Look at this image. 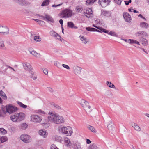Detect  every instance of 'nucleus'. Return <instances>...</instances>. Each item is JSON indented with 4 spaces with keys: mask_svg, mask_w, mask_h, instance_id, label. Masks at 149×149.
I'll list each match as a JSON object with an SVG mask.
<instances>
[{
    "mask_svg": "<svg viewBox=\"0 0 149 149\" xmlns=\"http://www.w3.org/2000/svg\"><path fill=\"white\" fill-rule=\"evenodd\" d=\"M83 9L82 8L80 7L79 6H77L75 8V10L76 12L79 13L82 11Z\"/></svg>",
    "mask_w": 149,
    "mask_h": 149,
    "instance_id": "obj_48",
    "label": "nucleus"
},
{
    "mask_svg": "<svg viewBox=\"0 0 149 149\" xmlns=\"http://www.w3.org/2000/svg\"><path fill=\"white\" fill-rule=\"evenodd\" d=\"M45 18L48 21H50L52 23L54 22V21L53 18L49 15H45Z\"/></svg>",
    "mask_w": 149,
    "mask_h": 149,
    "instance_id": "obj_27",
    "label": "nucleus"
},
{
    "mask_svg": "<svg viewBox=\"0 0 149 149\" xmlns=\"http://www.w3.org/2000/svg\"><path fill=\"white\" fill-rule=\"evenodd\" d=\"M0 33L3 35H7L9 34L8 28L5 26L0 25Z\"/></svg>",
    "mask_w": 149,
    "mask_h": 149,
    "instance_id": "obj_9",
    "label": "nucleus"
},
{
    "mask_svg": "<svg viewBox=\"0 0 149 149\" xmlns=\"http://www.w3.org/2000/svg\"><path fill=\"white\" fill-rule=\"evenodd\" d=\"M72 15V11L69 8L64 10L58 14L61 18H66L71 17Z\"/></svg>",
    "mask_w": 149,
    "mask_h": 149,
    "instance_id": "obj_4",
    "label": "nucleus"
},
{
    "mask_svg": "<svg viewBox=\"0 0 149 149\" xmlns=\"http://www.w3.org/2000/svg\"><path fill=\"white\" fill-rule=\"evenodd\" d=\"M58 129L60 132L65 134L68 136H71L73 132L72 128L70 126L61 125L58 127Z\"/></svg>",
    "mask_w": 149,
    "mask_h": 149,
    "instance_id": "obj_3",
    "label": "nucleus"
},
{
    "mask_svg": "<svg viewBox=\"0 0 149 149\" xmlns=\"http://www.w3.org/2000/svg\"><path fill=\"white\" fill-rule=\"evenodd\" d=\"M15 2L19 5H21V4L22 1L23 0H13Z\"/></svg>",
    "mask_w": 149,
    "mask_h": 149,
    "instance_id": "obj_57",
    "label": "nucleus"
},
{
    "mask_svg": "<svg viewBox=\"0 0 149 149\" xmlns=\"http://www.w3.org/2000/svg\"><path fill=\"white\" fill-rule=\"evenodd\" d=\"M79 37L80 38L82 42L83 43L86 44L88 42V41L86 40V38L84 37V36H80Z\"/></svg>",
    "mask_w": 149,
    "mask_h": 149,
    "instance_id": "obj_40",
    "label": "nucleus"
},
{
    "mask_svg": "<svg viewBox=\"0 0 149 149\" xmlns=\"http://www.w3.org/2000/svg\"><path fill=\"white\" fill-rule=\"evenodd\" d=\"M82 70L81 67L77 66H74L73 67L74 73L76 75H79L80 74Z\"/></svg>",
    "mask_w": 149,
    "mask_h": 149,
    "instance_id": "obj_12",
    "label": "nucleus"
},
{
    "mask_svg": "<svg viewBox=\"0 0 149 149\" xmlns=\"http://www.w3.org/2000/svg\"><path fill=\"white\" fill-rule=\"evenodd\" d=\"M6 113V112L5 110L2 109L1 110H0V117H5Z\"/></svg>",
    "mask_w": 149,
    "mask_h": 149,
    "instance_id": "obj_36",
    "label": "nucleus"
},
{
    "mask_svg": "<svg viewBox=\"0 0 149 149\" xmlns=\"http://www.w3.org/2000/svg\"><path fill=\"white\" fill-rule=\"evenodd\" d=\"M136 36L146 37L148 36L146 32L143 31H141L137 32L135 34Z\"/></svg>",
    "mask_w": 149,
    "mask_h": 149,
    "instance_id": "obj_16",
    "label": "nucleus"
},
{
    "mask_svg": "<svg viewBox=\"0 0 149 149\" xmlns=\"http://www.w3.org/2000/svg\"><path fill=\"white\" fill-rule=\"evenodd\" d=\"M54 63L55 65L57 66L58 68H59L61 66V65L60 63L57 61H54Z\"/></svg>",
    "mask_w": 149,
    "mask_h": 149,
    "instance_id": "obj_49",
    "label": "nucleus"
},
{
    "mask_svg": "<svg viewBox=\"0 0 149 149\" xmlns=\"http://www.w3.org/2000/svg\"><path fill=\"white\" fill-rule=\"evenodd\" d=\"M109 122L107 125V127L109 130H112L113 128V124L109 117Z\"/></svg>",
    "mask_w": 149,
    "mask_h": 149,
    "instance_id": "obj_22",
    "label": "nucleus"
},
{
    "mask_svg": "<svg viewBox=\"0 0 149 149\" xmlns=\"http://www.w3.org/2000/svg\"><path fill=\"white\" fill-rule=\"evenodd\" d=\"M0 95L4 100H6L7 98L5 93L2 90H0Z\"/></svg>",
    "mask_w": 149,
    "mask_h": 149,
    "instance_id": "obj_34",
    "label": "nucleus"
},
{
    "mask_svg": "<svg viewBox=\"0 0 149 149\" xmlns=\"http://www.w3.org/2000/svg\"><path fill=\"white\" fill-rule=\"evenodd\" d=\"M43 71L44 74L46 75H47L48 73V70L46 68H44L42 69Z\"/></svg>",
    "mask_w": 149,
    "mask_h": 149,
    "instance_id": "obj_54",
    "label": "nucleus"
},
{
    "mask_svg": "<svg viewBox=\"0 0 149 149\" xmlns=\"http://www.w3.org/2000/svg\"><path fill=\"white\" fill-rule=\"evenodd\" d=\"M139 26L144 29H147L149 27V24L145 22H141L140 23Z\"/></svg>",
    "mask_w": 149,
    "mask_h": 149,
    "instance_id": "obj_20",
    "label": "nucleus"
},
{
    "mask_svg": "<svg viewBox=\"0 0 149 149\" xmlns=\"http://www.w3.org/2000/svg\"><path fill=\"white\" fill-rule=\"evenodd\" d=\"M63 4V3H61L59 4H58V5L54 4V5H53L52 6V7H57L58 6H60L62 5Z\"/></svg>",
    "mask_w": 149,
    "mask_h": 149,
    "instance_id": "obj_58",
    "label": "nucleus"
},
{
    "mask_svg": "<svg viewBox=\"0 0 149 149\" xmlns=\"http://www.w3.org/2000/svg\"><path fill=\"white\" fill-rule=\"evenodd\" d=\"M17 103L18 104L20 107L22 108H23L24 109H26L27 107V105L23 104L21 102H20L17 101Z\"/></svg>",
    "mask_w": 149,
    "mask_h": 149,
    "instance_id": "obj_37",
    "label": "nucleus"
},
{
    "mask_svg": "<svg viewBox=\"0 0 149 149\" xmlns=\"http://www.w3.org/2000/svg\"><path fill=\"white\" fill-rule=\"evenodd\" d=\"M30 119L31 122L37 123L40 122L42 120L40 116L35 114L31 115L30 117Z\"/></svg>",
    "mask_w": 149,
    "mask_h": 149,
    "instance_id": "obj_7",
    "label": "nucleus"
},
{
    "mask_svg": "<svg viewBox=\"0 0 149 149\" xmlns=\"http://www.w3.org/2000/svg\"><path fill=\"white\" fill-rule=\"evenodd\" d=\"M64 141L65 146L70 147L71 146V141L68 138L66 137L64 139Z\"/></svg>",
    "mask_w": 149,
    "mask_h": 149,
    "instance_id": "obj_17",
    "label": "nucleus"
},
{
    "mask_svg": "<svg viewBox=\"0 0 149 149\" xmlns=\"http://www.w3.org/2000/svg\"><path fill=\"white\" fill-rule=\"evenodd\" d=\"M39 134L43 138H46L48 135L47 131L44 129L40 130L38 131Z\"/></svg>",
    "mask_w": 149,
    "mask_h": 149,
    "instance_id": "obj_13",
    "label": "nucleus"
},
{
    "mask_svg": "<svg viewBox=\"0 0 149 149\" xmlns=\"http://www.w3.org/2000/svg\"><path fill=\"white\" fill-rule=\"evenodd\" d=\"M25 117V114L24 113H16L10 117V119L13 122H16L23 120Z\"/></svg>",
    "mask_w": 149,
    "mask_h": 149,
    "instance_id": "obj_2",
    "label": "nucleus"
},
{
    "mask_svg": "<svg viewBox=\"0 0 149 149\" xmlns=\"http://www.w3.org/2000/svg\"><path fill=\"white\" fill-rule=\"evenodd\" d=\"M49 0H45L41 4V6H46L48 5L49 3Z\"/></svg>",
    "mask_w": 149,
    "mask_h": 149,
    "instance_id": "obj_41",
    "label": "nucleus"
},
{
    "mask_svg": "<svg viewBox=\"0 0 149 149\" xmlns=\"http://www.w3.org/2000/svg\"><path fill=\"white\" fill-rule=\"evenodd\" d=\"M110 2V0H99L98 3L102 7H104L107 6Z\"/></svg>",
    "mask_w": 149,
    "mask_h": 149,
    "instance_id": "obj_11",
    "label": "nucleus"
},
{
    "mask_svg": "<svg viewBox=\"0 0 149 149\" xmlns=\"http://www.w3.org/2000/svg\"><path fill=\"white\" fill-rule=\"evenodd\" d=\"M138 17H140L143 19L145 21H146V19L141 14H139L138 15Z\"/></svg>",
    "mask_w": 149,
    "mask_h": 149,
    "instance_id": "obj_59",
    "label": "nucleus"
},
{
    "mask_svg": "<svg viewBox=\"0 0 149 149\" xmlns=\"http://www.w3.org/2000/svg\"><path fill=\"white\" fill-rule=\"evenodd\" d=\"M92 28H91V27H86V29L89 31H92Z\"/></svg>",
    "mask_w": 149,
    "mask_h": 149,
    "instance_id": "obj_62",
    "label": "nucleus"
},
{
    "mask_svg": "<svg viewBox=\"0 0 149 149\" xmlns=\"http://www.w3.org/2000/svg\"><path fill=\"white\" fill-rule=\"evenodd\" d=\"M62 66L63 67L66 68L68 70H69L70 69V68L69 66L67 65L63 64L62 65Z\"/></svg>",
    "mask_w": 149,
    "mask_h": 149,
    "instance_id": "obj_53",
    "label": "nucleus"
},
{
    "mask_svg": "<svg viewBox=\"0 0 149 149\" xmlns=\"http://www.w3.org/2000/svg\"><path fill=\"white\" fill-rule=\"evenodd\" d=\"M36 113H38L40 114H45V112L39 109L36 111Z\"/></svg>",
    "mask_w": 149,
    "mask_h": 149,
    "instance_id": "obj_50",
    "label": "nucleus"
},
{
    "mask_svg": "<svg viewBox=\"0 0 149 149\" xmlns=\"http://www.w3.org/2000/svg\"><path fill=\"white\" fill-rule=\"evenodd\" d=\"M21 128L23 130L26 129L27 127V125L25 123H23L20 125Z\"/></svg>",
    "mask_w": 149,
    "mask_h": 149,
    "instance_id": "obj_47",
    "label": "nucleus"
},
{
    "mask_svg": "<svg viewBox=\"0 0 149 149\" xmlns=\"http://www.w3.org/2000/svg\"><path fill=\"white\" fill-rule=\"evenodd\" d=\"M6 111L10 114H11L17 111L18 108L17 107L13 106L11 104H8L6 106Z\"/></svg>",
    "mask_w": 149,
    "mask_h": 149,
    "instance_id": "obj_8",
    "label": "nucleus"
},
{
    "mask_svg": "<svg viewBox=\"0 0 149 149\" xmlns=\"http://www.w3.org/2000/svg\"><path fill=\"white\" fill-rule=\"evenodd\" d=\"M15 2L19 5H21V4L22 1L23 0H13Z\"/></svg>",
    "mask_w": 149,
    "mask_h": 149,
    "instance_id": "obj_55",
    "label": "nucleus"
},
{
    "mask_svg": "<svg viewBox=\"0 0 149 149\" xmlns=\"http://www.w3.org/2000/svg\"><path fill=\"white\" fill-rule=\"evenodd\" d=\"M23 65L25 70L28 71L29 72H30V71H32V68L29 63H25L23 64Z\"/></svg>",
    "mask_w": 149,
    "mask_h": 149,
    "instance_id": "obj_15",
    "label": "nucleus"
},
{
    "mask_svg": "<svg viewBox=\"0 0 149 149\" xmlns=\"http://www.w3.org/2000/svg\"><path fill=\"white\" fill-rule=\"evenodd\" d=\"M87 128L91 131L93 133L96 132V130L95 128L93 127V126L90 125H88L87 126Z\"/></svg>",
    "mask_w": 149,
    "mask_h": 149,
    "instance_id": "obj_35",
    "label": "nucleus"
},
{
    "mask_svg": "<svg viewBox=\"0 0 149 149\" xmlns=\"http://www.w3.org/2000/svg\"><path fill=\"white\" fill-rule=\"evenodd\" d=\"M51 149H59L56 145L53 144L51 145Z\"/></svg>",
    "mask_w": 149,
    "mask_h": 149,
    "instance_id": "obj_52",
    "label": "nucleus"
},
{
    "mask_svg": "<svg viewBox=\"0 0 149 149\" xmlns=\"http://www.w3.org/2000/svg\"><path fill=\"white\" fill-rule=\"evenodd\" d=\"M15 2L19 5H21V4L22 1L23 0H13Z\"/></svg>",
    "mask_w": 149,
    "mask_h": 149,
    "instance_id": "obj_56",
    "label": "nucleus"
},
{
    "mask_svg": "<svg viewBox=\"0 0 149 149\" xmlns=\"http://www.w3.org/2000/svg\"><path fill=\"white\" fill-rule=\"evenodd\" d=\"M79 103L87 113H89L91 111V106L89 105V103L87 101L82 99L79 101Z\"/></svg>",
    "mask_w": 149,
    "mask_h": 149,
    "instance_id": "obj_5",
    "label": "nucleus"
},
{
    "mask_svg": "<svg viewBox=\"0 0 149 149\" xmlns=\"http://www.w3.org/2000/svg\"><path fill=\"white\" fill-rule=\"evenodd\" d=\"M73 149H82L81 145L80 143L76 142L72 146Z\"/></svg>",
    "mask_w": 149,
    "mask_h": 149,
    "instance_id": "obj_18",
    "label": "nucleus"
},
{
    "mask_svg": "<svg viewBox=\"0 0 149 149\" xmlns=\"http://www.w3.org/2000/svg\"><path fill=\"white\" fill-rule=\"evenodd\" d=\"M142 43L143 45L146 46L148 44V42L146 39L143 38L142 39Z\"/></svg>",
    "mask_w": 149,
    "mask_h": 149,
    "instance_id": "obj_46",
    "label": "nucleus"
},
{
    "mask_svg": "<svg viewBox=\"0 0 149 149\" xmlns=\"http://www.w3.org/2000/svg\"><path fill=\"white\" fill-rule=\"evenodd\" d=\"M97 0H87L86 1V4L87 5H89L93 4Z\"/></svg>",
    "mask_w": 149,
    "mask_h": 149,
    "instance_id": "obj_31",
    "label": "nucleus"
},
{
    "mask_svg": "<svg viewBox=\"0 0 149 149\" xmlns=\"http://www.w3.org/2000/svg\"><path fill=\"white\" fill-rule=\"evenodd\" d=\"M48 115L47 117L48 120H44L41 123V125L45 128H47L49 126V122L59 124L63 123L65 121L63 116L55 112L49 111Z\"/></svg>",
    "mask_w": 149,
    "mask_h": 149,
    "instance_id": "obj_1",
    "label": "nucleus"
},
{
    "mask_svg": "<svg viewBox=\"0 0 149 149\" xmlns=\"http://www.w3.org/2000/svg\"><path fill=\"white\" fill-rule=\"evenodd\" d=\"M53 139L56 141L61 142L62 141V138L61 137L57 135H55L53 137Z\"/></svg>",
    "mask_w": 149,
    "mask_h": 149,
    "instance_id": "obj_26",
    "label": "nucleus"
},
{
    "mask_svg": "<svg viewBox=\"0 0 149 149\" xmlns=\"http://www.w3.org/2000/svg\"><path fill=\"white\" fill-rule=\"evenodd\" d=\"M51 105L54 107L57 110H61V107L58 105L52 102L51 103Z\"/></svg>",
    "mask_w": 149,
    "mask_h": 149,
    "instance_id": "obj_33",
    "label": "nucleus"
},
{
    "mask_svg": "<svg viewBox=\"0 0 149 149\" xmlns=\"http://www.w3.org/2000/svg\"><path fill=\"white\" fill-rule=\"evenodd\" d=\"M106 85L109 88H112L116 89V87L115 85L112 84L111 82L107 81L106 82Z\"/></svg>",
    "mask_w": 149,
    "mask_h": 149,
    "instance_id": "obj_29",
    "label": "nucleus"
},
{
    "mask_svg": "<svg viewBox=\"0 0 149 149\" xmlns=\"http://www.w3.org/2000/svg\"><path fill=\"white\" fill-rule=\"evenodd\" d=\"M56 32L54 31H51L50 32L51 35L52 36H54L56 34Z\"/></svg>",
    "mask_w": 149,
    "mask_h": 149,
    "instance_id": "obj_60",
    "label": "nucleus"
},
{
    "mask_svg": "<svg viewBox=\"0 0 149 149\" xmlns=\"http://www.w3.org/2000/svg\"><path fill=\"white\" fill-rule=\"evenodd\" d=\"M67 26L69 28L72 29H77L78 27L75 25V24L72 22H68L67 23Z\"/></svg>",
    "mask_w": 149,
    "mask_h": 149,
    "instance_id": "obj_23",
    "label": "nucleus"
},
{
    "mask_svg": "<svg viewBox=\"0 0 149 149\" xmlns=\"http://www.w3.org/2000/svg\"><path fill=\"white\" fill-rule=\"evenodd\" d=\"M97 29H99V31L98 32L102 33L104 32L105 33H108V30L105 29H104L103 28L98 26V28H97Z\"/></svg>",
    "mask_w": 149,
    "mask_h": 149,
    "instance_id": "obj_32",
    "label": "nucleus"
},
{
    "mask_svg": "<svg viewBox=\"0 0 149 149\" xmlns=\"http://www.w3.org/2000/svg\"><path fill=\"white\" fill-rule=\"evenodd\" d=\"M29 52L31 54L34 56L38 58L40 57L41 55L40 54L37 53L36 51L33 50L31 51H30Z\"/></svg>",
    "mask_w": 149,
    "mask_h": 149,
    "instance_id": "obj_24",
    "label": "nucleus"
},
{
    "mask_svg": "<svg viewBox=\"0 0 149 149\" xmlns=\"http://www.w3.org/2000/svg\"><path fill=\"white\" fill-rule=\"evenodd\" d=\"M41 39V38L39 36H36L34 37V40L36 42H40Z\"/></svg>",
    "mask_w": 149,
    "mask_h": 149,
    "instance_id": "obj_45",
    "label": "nucleus"
},
{
    "mask_svg": "<svg viewBox=\"0 0 149 149\" xmlns=\"http://www.w3.org/2000/svg\"><path fill=\"white\" fill-rule=\"evenodd\" d=\"M53 37H54L57 39L61 41H62L63 40H64L63 38H61V36L56 33V34Z\"/></svg>",
    "mask_w": 149,
    "mask_h": 149,
    "instance_id": "obj_43",
    "label": "nucleus"
},
{
    "mask_svg": "<svg viewBox=\"0 0 149 149\" xmlns=\"http://www.w3.org/2000/svg\"><path fill=\"white\" fill-rule=\"evenodd\" d=\"M92 31H96L97 32H99V30H97V29H96L94 28H92Z\"/></svg>",
    "mask_w": 149,
    "mask_h": 149,
    "instance_id": "obj_64",
    "label": "nucleus"
},
{
    "mask_svg": "<svg viewBox=\"0 0 149 149\" xmlns=\"http://www.w3.org/2000/svg\"><path fill=\"white\" fill-rule=\"evenodd\" d=\"M30 4L29 2L25 0H23L21 4V6H27Z\"/></svg>",
    "mask_w": 149,
    "mask_h": 149,
    "instance_id": "obj_38",
    "label": "nucleus"
},
{
    "mask_svg": "<svg viewBox=\"0 0 149 149\" xmlns=\"http://www.w3.org/2000/svg\"><path fill=\"white\" fill-rule=\"evenodd\" d=\"M19 139L22 142L25 143H30L32 141V138L31 136L26 134L21 135L19 137Z\"/></svg>",
    "mask_w": 149,
    "mask_h": 149,
    "instance_id": "obj_6",
    "label": "nucleus"
},
{
    "mask_svg": "<svg viewBox=\"0 0 149 149\" xmlns=\"http://www.w3.org/2000/svg\"><path fill=\"white\" fill-rule=\"evenodd\" d=\"M8 140V137L6 136H0V143H3L6 142Z\"/></svg>",
    "mask_w": 149,
    "mask_h": 149,
    "instance_id": "obj_25",
    "label": "nucleus"
},
{
    "mask_svg": "<svg viewBox=\"0 0 149 149\" xmlns=\"http://www.w3.org/2000/svg\"><path fill=\"white\" fill-rule=\"evenodd\" d=\"M0 49L5 50L6 48L5 46L4 41L1 39L0 40Z\"/></svg>",
    "mask_w": 149,
    "mask_h": 149,
    "instance_id": "obj_28",
    "label": "nucleus"
},
{
    "mask_svg": "<svg viewBox=\"0 0 149 149\" xmlns=\"http://www.w3.org/2000/svg\"><path fill=\"white\" fill-rule=\"evenodd\" d=\"M29 77L33 80L35 81L37 79V76L32 71H30L29 72Z\"/></svg>",
    "mask_w": 149,
    "mask_h": 149,
    "instance_id": "obj_21",
    "label": "nucleus"
},
{
    "mask_svg": "<svg viewBox=\"0 0 149 149\" xmlns=\"http://www.w3.org/2000/svg\"><path fill=\"white\" fill-rule=\"evenodd\" d=\"M84 15L87 17L90 18L93 16V14L92 9L91 8H88L84 12Z\"/></svg>",
    "mask_w": 149,
    "mask_h": 149,
    "instance_id": "obj_10",
    "label": "nucleus"
},
{
    "mask_svg": "<svg viewBox=\"0 0 149 149\" xmlns=\"http://www.w3.org/2000/svg\"><path fill=\"white\" fill-rule=\"evenodd\" d=\"M132 42H131V44H133V43H135V44H137L138 45H139V42L137 40H133V39H132Z\"/></svg>",
    "mask_w": 149,
    "mask_h": 149,
    "instance_id": "obj_51",
    "label": "nucleus"
},
{
    "mask_svg": "<svg viewBox=\"0 0 149 149\" xmlns=\"http://www.w3.org/2000/svg\"><path fill=\"white\" fill-rule=\"evenodd\" d=\"M7 133V131L3 128H0V134L4 135Z\"/></svg>",
    "mask_w": 149,
    "mask_h": 149,
    "instance_id": "obj_39",
    "label": "nucleus"
},
{
    "mask_svg": "<svg viewBox=\"0 0 149 149\" xmlns=\"http://www.w3.org/2000/svg\"><path fill=\"white\" fill-rule=\"evenodd\" d=\"M111 13L109 11H107L105 10H102L101 11V15L102 16L109 17L111 16Z\"/></svg>",
    "mask_w": 149,
    "mask_h": 149,
    "instance_id": "obj_19",
    "label": "nucleus"
},
{
    "mask_svg": "<svg viewBox=\"0 0 149 149\" xmlns=\"http://www.w3.org/2000/svg\"><path fill=\"white\" fill-rule=\"evenodd\" d=\"M53 37H54L57 39L61 41H62L63 40H64L63 38H61V36L56 33V34Z\"/></svg>",
    "mask_w": 149,
    "mask_h": 149,
    "instance_id": "obj_42",
    "label": "nucleus"
},
{
    "mask_svg": "<svg viewBox=\"0 0 149 149\" xmlns=\"http://www.w3.org/2000/svg\"><path fill=\"white\" fill-rule=\"evenodd\" d=\"M59 22L61 24V26H62L63 22V20L62 19H60L59 21Z\"/></svg>",
    "mask_w": 149,
    "mask_h": 149,
    "instance_id": "obj_63",
    "label": "nucleus"
},
{
    "mask_svg": "<svg viewBox=\"0 0 149 149\" xmlns=\"http://www.w3.org/2000/svg\"><path fill=\"white\" fill-rule=\"evenodd\" d=\"M123 16L126 22H130L131 21L132 18L131 16L127 12L124 13Z\"/></svg>",
    "mask_w": 149,
    "mask_h": 149,
    "instance_id": "obj_14",
    "label": "nucleus"
},
{
    "mask_svg": "<svg viewBox=\"0 0 149 149\" xmlns=\"http://www.w3.org/2000/svg\"><path fill=\"white\" fill-rule=\"evenodd\" d=\"M109 35H110L113 36L117 37V35L115 32L110 31L109 32L108 31V33H107Z\"/></svg>",
    "mask_w": 149,
    "mask_h": 149,
    "instance_id": "obj_44",
    "label": "nucleus"
},
{
    "mask_svg": "<svg viewBox=\"0 0 149 149\" xmlns=\"http://www.w3.org/2000/svg\"><path fill=\"white\" fill-rule=\"evenodd\" d=\"M86 139V143L87 144H89L91 143V141L89 139Z\"/></svg>",
    "mask_w": 149,
    "mask_h": 149,
    "instance_id": "obj_61",
    "label": "nucleus"
},
{
    "mask_svg": "<svg viewBox=\"0 0 149 149\" xmlns=\"http://www.w3.org/2000/svg\"><path fill=\"white\" fill-rule=\"evenodd\" d=\"M132 127H134V129L138 132L141 130V128L136 123H134L132 125Z\"/></svg>",
    "mask_w": 149,
    "mask_h": 149,
    "instance_id": "obj_30",
    "label": "nucleus"
}]
</instances>
